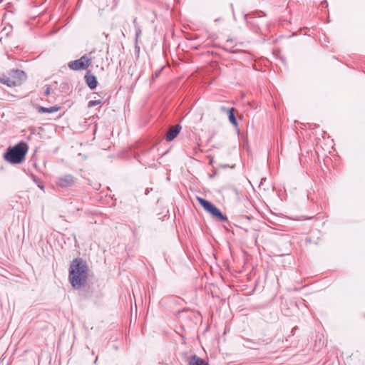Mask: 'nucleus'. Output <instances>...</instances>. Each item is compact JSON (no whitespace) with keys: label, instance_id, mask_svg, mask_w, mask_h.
Wrapping results in <instances>:
<instances>
[{"label":"nucleus","instance_id":"nucleus-11","mask_svg":"<svg viewBox=\"0 0 365 365\" xmlns=\"http://www.w3.org/2000/svg\"><path fill=\"white\" fill-rule=\"evenodd\" d=\"M0 82L8 86H10V87L16 86L18 85L17 81H13V80L11 78V77H6V76L1 78Z\"/></svg>","mask_w":365,"mask_h":365},{"label":"nucleus","instance_id":"nucleus-15","mask_svg":"<svg viewBox=\"0 0 365 365\" xmlns=\"http://www.w3.org/2000/svg\"><path fill=\"white\" fill-rule=\"evenodd\" d=\"M50 91H51V88H50V87H48H48L46 88L45 91H44V94H45L46 96H48V95H49V94H50Z\"/></svg>","mask_w":365,"mask_h":365},{"label":"nucleus","instance_id":"nucleus-7","mask_svg":"<svg viewBox=\"0 0 365 365\" xmlns=\"http://www.w3.org/2000/svg\"><path fill=\"white\" fill-rule=\"evenodd\" d=\"M180 130L181 126L180 125L171 127L166 134V140L168 142L173 140L180 133Z\"/></svg>","mask_w":365,"mask_h":365},{"label":"nucleus","instance_id":"nucleus-1","mask_svg":"<svg viewBox=\"0 0 365 365\" xmlns=\"http://www.w3.org/2000/svg\"><path fill=\"white\" fill-rule=\"evenodd\" d=\"M87 263L81 258L74 259L69 267L68 279L71 286L79 289L86 284L88 277Z\"/></svg>","mask_w":365,"mask_h":365},{"label":"nucleus","instance_id":"nucleus-16","mask_svg":"<svg viewBox=\"0 0 365 365\" xmlns=\"http://www.w3.org/2000/svg\"><path fill=\"white\" fill-rule=\"evenodd\" d=\"M220 109H221V110H222V112H224V113H227V110H230V108H225V106H222V107L220 108Z\"/></svg>","mask_w":365,"mask_h":365},{"label":"nucleus","instance_id":"nucleus-9","mask_svg":"<svg viewBox=\"0 0 365 365\" xmlns=\"http://www.w3.org/2000/svg\"><path fill=\"white\" fill-rule=\"evenodd\" d=\"M86 81L91 89H94L97 86V80L95 76L87 74L85 76Z\"/></svg>","mask_w":365,"mask_h":365},{"label":"nucleus","instance_id":"nucleus-10","mask_svg":"<svg viewBox=\"0 0 365 365\" xmlns=\"http://www.w3.org/2000/svg\"><path fill=\"white\" fill-rule=\"evenodd\" d=\"M58 110H59V108L57 106H51L49 108L39 106L38 108V113H51L57 112Z\"/></svg>","mask_w":365,"mask_h":365},{"label":"nucleus","instance_id":"nucleus-12","mask_svg":"<svg viewBox=\"0 0 365 365\" xmlns=\"http://www.w3.org/2000/svg\"><path fill=\"white\" fill-rule=\"evenodd\" d=\"M235 109L231 108L230 110H227V114L230 122L235 126H237V122L234 113Z\"/></svg>","mask_w":365,"mask_h":365},{"label":"nucleus","instance_id":"nucleus-17","mask_svg":"<svg viewBox=\"0 0 365 365\" xmlns=\"http://www.w3.org/2000/svg\"><path fill=\"white\" fill-rule=\"evenodd\" d=\"M322 6L327 7V6H328V3H327V1L326 0L323 1L322 2Z\"/></svg>","mask_w":365,"mask_h":365},{"label":"nucleus","instance_id":"nucleus-6","mask_svg":"<svg viewBox=\"0 0 365 365\" xmlns=\"http://www.w3.org/2000/svg\"><path fill=\"white\" fill-rule=\"evenodd\" d=\"M10 75L13 81L18 82V85H20L21 83L26 78L25 73L23 71L19 69L12 70L10 73Z\"/></svg>","mask_w":365,"mask_h":365},{"label":"nucleus","instance_id":"nucleus-4","mask_svg":"<svg viewBox=\"0 0 365 365\" xmlns=\"http://www.w3.org/2000/svg\"><path fill=\"white\" fill-rule=\"evenodd\" d=\"M91 63V59L86 55L83 56L79 59L70 61L68 67L73 71L86 69Z\"/></svg>","mask_w":365,"mask_h":365},{"label":"nucleus","instance_id":"nucleus-2","mask_svg":"<svg viewBox=\"0 0 365 365\" xmlns=\"http://www.w3.org/2000/svg\"><path fill=\"white\" fill-rule=\"evenodd\" d=\"M28 149L27 143L20 142L7 149L4 153V159L11 164H20L24 160Z\"/></svg>","mask_w":365,"mask_h":365},{"label":"nucleus","instance_id":"nucleus-18","mask_svg":"<svg viewBox=\"0 0 365 365\" xmlns=\"http://www.w3.org/2000/svg\"><path fill=\"white\" fill-rule=\"evenodd\" d=\"M158 74H159V73H155V77H158Z\"/></svg>","mask_w":365,"mask_h":365},{"label":"nucleus","instance_id":"nucleus-13","mask_svg":"<svg viewBox=\"0 0 365 365\" xmlns=\"http://www.w3.org/2000/svg\"><path fill=\"white\" fill-rule=\"evenodd\" d=\"M133 23L135 24V30H136L135 36H136V40H137L141 34V29L136 24V19H134Z\"/></svg>","mask_w":365,"mask_h":365},{"label":"nucleus","instance_id":"nucleus-8","mask_svg":"<svg viewBox=\"0 0 365 365\" xmlns=\"http://www.w3.org/2000/svg\"><path fill=\"white\" fill-rule=\"evenodd\" d=\"M188 365H209V364L207 362H206L202 359L197 356L196 355H193L189 358Z\"/></svg>","mask_w":365,"mask_h":365},{"label":"nucleus","instance_id":"nucleus-14","mask_svg":"<svg viewBox=\"0 0 365 365\" xmlns=\"http://www.w3.org/2000/svg\"><path fill=\"white\" fill-rule=\"evenodd\" d=\"M101 103V101L100 100L90 101L88 102V106L93 107V106L100 105Z\"/></svg>","mask_w":365,"mask_h":365},{"label":"nucleus","instance_id":"nucleus-5","mask_svg":"<svg viewBox=\"0 0 365 365\" xmlns=\"http://www.w3.org/2000/svg\"><path fill=\"white\" fill-rule=\"evenodd\" d=\"M76 181V178L70 174H66L58 177L56 180V185L61 188L72 187Z\"/></svg>","mask_w":365,"mask_h":365},{"label":"nucleus","instance_id":"nucleus-3","mask_svg":"<svg viewBox=\"0 0 365 365\" xmlns=\"http://www.w3.org/2000/svg\"><path fill=\"white\" fill-rule=\"evenodd\" d=\"M196 200L203 207L205 211L210 213L214 218H216L221 222L227 221V216L223 215L222 212L212 203L201 197H197Z\"/></svg>","mask_w":365,"mask_h":365}]
</instances>
